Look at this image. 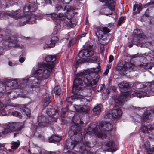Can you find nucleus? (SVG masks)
<instances>
[{
  "label": "nucleus",
  "mask_w": 154,
  "mask_h": 154,
  "mask_svg": "<svg viewBox=\"0 0 154 154\" xmlns=\"http://www.w3.org/2000/svg\"><path fill=\"white\" fill-rule=\"evenodd\" d=\"M104 88V87L103 85H102L100 87V92H102Z\"/></svg>",
  "instance_id": "obj_51"
},
{
  "label": "nucleus",
  "mask_w": 154,
  "mask_h": 154,
  "mask_svg": "<svg viewBox=\"0 0 154 154\" xmlns=\"http://www.w3.org/2000/svg\"><path fill=\"white\" fill-rule=\"evenodd\" d=\"M94 51L92 50L91 47L89 46L88 48L82 50L79 52L78 56L79 59H77L76 64L82 63L85 62L86 59L84 57H88L94 54Z\"/></svg>",
  "instance_id": "obj_7"
},
{
  "label": "nucleus",
  "mask_w": 154,
  "mask_h": 154,
  "mask_svg": "<svg viewBox=\"0 0 154 154\" xmlns=\"http://www.w3.org/2000/svg\"><path fill=\"white\" fill-rule=\"evenodd\" d=\"M144 145L145 147L146 152L147 154H152V151L150 148V144L149 142L146 140H143Z\"/></svg>",
  "instance_id": "obj_23"
},
{
  "label": "nucleus",
  "mask_w": 154,
  "mask_h": 154,
  "mask_svg": "<svg viewBox=\"0 0 154 154\" xmlns=\"http://www.w3.org/2000/svg\"><path fill=\"white\" fill-rule=\"evenodd\" d=\"M73 41H72V40H71L69 42V43L68 44V46L69 47H70L71 46V45H73Z\"/></svg>",
  "instance_id": "obj_45"
},
{
  "label": "nucleus",
  "mask_w": 154,
  "mask_h": 154,
  "mask_svg": "<svg viewBox=\"0 0 154 154\" xmlns=\"http://www.w3.org/2000/svg\"><path fill=\"white\" fill-rule=\"evenodd\" d=\"M134 37L133 38V42H136L138 41L142 37V34L139 30L137 29L134 30L133 33Z\"/></svg>",
  "instance_id": "obj_19"
},
{
  "label": "nucleus",
  "mask_w": 154,
  "mask_h": 154,
  "mask_svg": "<svg viewBox=\"0 0 154 154\" xmlns=\"http://www.w3.org/2000/svg\"><path fill=\"white\" fill-rule=\"evenodd\" d=\"M11 106L14 107H20L19 105L17 104H13Z\"/></svg>",
  "instance_id": "obj_49"
},
{
  "label": "nucleus",
  "mask_w": 154,
  "mask_h": 154,
  "mask_svg": "<svg viewBox=\"0 0 154 154\" xmlns=\"http://www.w3.org/2000/svg\"><path fill=\"white\" fill-rule=\"evenodd\" d=\"M51 17V19L53 20L54 24H56V26H55V28L54 29H55V30H56L57 29V26L58 24V14L55 13H53L50 14V15H49Z\"/></svg>",
  "instance_id": "obj_22"
},
{
  "label": "nucleus",
  "mask_w": 154,
  "mask_h": 154,
  "mask_svg": "<svg viewBox=\"0 0 154 154\" xmlns=\"http://www.w3.org/2000/svg\"><path fill=\"white\" fill-rule=\"evenodd\" d=\"M111 67V65H108L107 66L106 70L104 72L103 74L104 75H106L108 74L109 72V69Z\"/></svg>",
  "instance_id": "obj_34"
},
{
  "label": "nucleus",
  "mask_w": 154,
  "mask_h": 154,
  "mask_svg": "<svg viewBox=\"0 0 154 154\" xmlns=\"http://www.w3.org/2000/svg\"><path fill=\"white\" fill-rule=\"evenodd\" d=\"M96 36L99 38H102L106 33H108L109 30L107 27H97L94 30Z\"/></svg>",
  "instance_id": "obj_12"
},
{
  "label": "nucleus",
  "mask_w": 154,
  "mask_h": 154,
  "mask_svg": "<svg viewBox=\"0 0 154 154\" xmlns=\"http://www.w3.org/2000/svg\"><path fill=\"white\" fill-rule=\"evenodd\" d=\"M136 8H137L135 6V5H134V6L133 8V11H135L136 10Z\"/></svg>",
  "instance_id": "obj_57"
},
{
  "label": "nucleus",
  "mask_w": 154,
  "mask_h": 154,
  "mask_svg": "<svg viewBox=\"0 0 154 154\" xmlns=\"http://www.w3.org/2000/svg\"><path fill=\"white\" fill-rule=\"evenodd\" d=\"M110 111L112 117L113 118H116L120 117L122 114L121 110L118 108L114 109Z\"/></svg>",
  "instance_id": "obj_18"
},
{
  "label": "nucleus",
  "mask_w": 154,
  "mask_h": 154,
  "mask_svg": "<svg viewBox=\"0 0 154 154\" xmlns=\"http://www.w3.org/2000/svg\"><path fill=\"white\" fill-rule=\"evenodd\" d=\"M12 114L13 116L18 117L20 118H21L22 117L21 114L20 112L17 111L13 112Z\"/></svg>",
  "instance_id": "obj_32"
},
{
  "label": "nucleus",
  "mask_w": 154,
  "mask_h": 154,
  "mask_svg": "<svg viewBox=\"0 0 154 154\" xmlns=\"http://www.w3.org/2000/svg\"><path fill=\"white\" fill-rule=\"evenodd\" d=\"M49 15H50V14H47L44 15V17L47 20H50L51 19V17L50 16H49Z\"/></svg>",
  "instance_id": "obj_41"
},
{
  "label": "nucleus",
  "mask_w": 154,
  "mask_h": 154,
  "mask_svg": "<svg viewBox=\"0 0 154 154\" xmlns=\"http://www.w3.org/2000/svg\"><path fill=\"white\" fill-rule=\"evenodd\" d=\"M54 30V31L51 35V39H48L46 41V44L44 46V49L47 47L49 48L53 47L55 46V43L57 42L58 39V29Z\"/></svg>",
  "instance_id": "obj_9"
},
{
  "label": "nucleus",
  "mask_w": 154,
  "mask_h": 154,
  "mask_svg": "<svg viewBox=\"0 0 154 154\" xmlns=\"http://www.w3.org/2000/svg\"><path fill=\"white\" fill-rule=\"evenodd\" d=\"M118 86L121 88L120 91L121 92V95L117 99V101L120 105H122L123 102L126 100L129 96L130 97H136L141 98L147 95V92H143V91H142L133 92L130 94L128 90L129 85L127 82H122L119 83ZM147 96H148V95Z\"/></svg>",
  "instance_id": "obj_3"
},
{
  "label": "nucleus",
  "mask_w": 154,
  "mask_h": 154,
  "mask_svg": "<svg viewBox=\"0 0 154 154\" xmlns=\"http://www.w3.org/2000/svg\"><path fill=\"white\" fill-rule=\"evenodd\" d=\"M20 12L19 10L15 11H8L6 12H0V19L1 17L4 18H8V17H11L15 19L20 18L22 16L18 14Z\"/></svg>",
  "instance_id": "obj_10"
},
{
  "label": "nucleus",
  "mask_w": 154,
  "mask_h": 154,
  "mask_svg": "<svg viewBox=\"0 0 154 154\" xmlns=\"http://www.w3.org/2000/svg\"><path fill=\"white\" fill-rule=\"evenodd\" d=\"M132 45H133V44H128V46H129V47H130V48L132 47Z\"/></svg>",
  "instance_id": "obj_58"
},
{
  "label": "nucleus",
  "mask_w": 154,
  "mask_h": 154,
  "mask_svg": "<svg viewBox=\"0 0 154 154\" xmlns=\"http://www.w3.org/2000/svg\"><path fill=\"white\" fill-rule=\"evenodd\" d=\"M111 117H112L111 111H106L104 115V118L106 119H108Z\"/></svg>",
  "instance_id": "obj_31"
},
{
  "label": "nucleus",
  "mask_w": 154,
  "mask_h": 154,
  "mask_svg": "<svg viewBox=\"0 0 154 154\" xmlns=\"http://www.w3.org/2000/svg\"><path fill=\"white\" fill-rule=\"evenodd\" d=\"M150 54H151L153 56V58L154 59V50L150 52Z\"/></svg>",
  "instance_id": "obj_53"
},
{
  "label": "nucleus",
  "mask_w": 154,
  "mask_h": 154,
  "mask_svg": "<svg viewBox=\"0 0 154 154\" xmlns=\"http://www.w3.org/2000/svg\"><path fill=\"white\" fill-rule=\"evenodd\" d=\"M102 2H105L106 4L104 7L100 10L102 14L109 15V17L113 15L112 17L114 20L117 18V15L114 11L115 7V0H100Z\"/></svg>",
  "instance_id": "obj_5"
},
{
  "label": "nucleus",
  "mask_w": 154,
  "mask_h": 154,
  "mask_svg": "<svg viewBox=\"0 0 154 154\" xmlns=\"http://www.w3.org/2000/svg\"><path fill=\"white\" fill-rule=\"evenodd\" d=\"M58 136L56 135H52L49 139V141L50 143H58Z\"/></svg>",
  "instance_id": "obj_26"
},
{
  "label": "nucleus",
  "mask_w": 154,
  "mask_h": 154,
  "mask_svg": "<svg viewBox=\"0 0 154 154\" xmlns=\"http://www.w3.org/2000/svg\"><path fill=\"white\" fill-rule=\"evenodd\" d=\"M7 106L6 105L4 104L0 100V116H2L4 115V114H2L3 113H5L6 110L5 108Z\"/></svg>",
  "instance_id": "obj_25"
},
{
  "label": "nucleus",
  "mask_w": 154,
  "mask_h": 154,
  "mask_svg": "<svg viewBox=\"0 0 154 154\" xmlns=\"http://www.w3.org/2000/svg\"><path fill=\"white\" fill-rule=\"evenodd\" d=\"M112 128V125L110 123L103 122H101L99 126H97L93 131L98 137L103 139L106 137V133L111 131Z\"/></svg>",
  "instance_id": "obj_6"
},
{
  "label": "nucleus",
  "mask_w": 154,
  "mask_h": 154,
  "mask_svg": "<svg viewBox=\"0 0 154 154\" xmlns=\"http://www.w3.org/2000/svg\"><path fill=\"white\" fill-rule=\"evenodd\" d=\"M78 142L75 141H72L71 143V146H72V147L70 148L69 147L70 149H73L75 146H76L78 143Z\"/></svg>",
  "instance_id": "obj_35"
},
{
  "label": "nucleus",
  "mask_w": 154,
  "mask_h": 154,
  "mask_svg": "<svg viewBox=\"0 0 154 154\" xmlns=\"http://www.w3.org/2000/svg\"><path fill=\"white\" fill-rule=\"evenodd\" d=\"M144 63L143 62H141L140 61H137V62L134 64V65L136 66H142L144 65Z\"/></svg>",
  "instance_id": "obj_38"
},
{
  "label": "nucleus",
  "mask_w": 154,
  "mask_h": 154,
  "mask_svg": "<svg viewBox=\"0 0 154 154\" xmlns=\"http://www.w3.org/2000/svg\"><path fill=\"white\" fill-rule=\"evenodd\" d=\"M134 85L136 87V88L137 89H140L143 88L147 87L149 88L148 90L146 91V92H145L141 90V91H143V92H147V95H148V96L146 95V96L149 97L151 95H153L152 93V88L154 87V81H153L151 82H144L143 83H142L140 82H136L134 84ZM145 96L143 97H144Z\"/></svg>",
  "instance_id": "obj_8"
},
{
  "label": "nucleus",
  "mask_w": 154,
  "mask_h": 154,
  "mask_svg": "<svg viewBox=\"0 0 154 154\" xmlns=\"http://www.w3.org/2000/svg\"><path fill=\"white\" fill-rule=\"evenodd\" d=\"M61 137L58 136V141L61 140Z\"/></svg>",
  "instance_id": "obj_59"
},
{
  "label": "nucleus",
  "mask_w": 154,
  "mask_h": 154,
  "mask_svg": "<svg viewBox=\"0 0 154 154\" xmlns=\"http://www.w3.org/2000/svg\"><path fill=\"white\" fill-rule=\"evenodd\" d=\"M100 107L99 106H95L93 109V111L95 114H98L100 113Z\"/></svg>",
  "instance_id": "obj_30"
},
{
  "label": "nucleus",
  "mask_w": 154,
  "mask_h": 154,
  "mask_svg": "<svg viewBox=\"0 0 154 154\" xmlns=\"http://www.w3.org/2000/svg\"><path fill=\"white\" fill-rule=\"evenodd\" d=\"M45 60L48 63L39 64L38 69L33 72L34 76L21 80L15 79L13 81L7 80L5 81L6 85L12 88H22L25 87L28 82L30 80L32 82L31 83L33 85L31 87H36L37 86L35 85L39 83L41 80L48 78L54 66L56 59L54 56L49 55L46 57Z\"/></svg>",
  "instance_id": "obj_1"
},
{
  "label": "nucleus",
  "mask_w": 154,
  "mask_h": 154,
  "mask_svg": "<svg viewBox=\"0 0 154 154\" xmlns=\"http://www.w3.org/2000/svg\"><path fill=\"white\" fill-rule=\"evenodd\" d=\"M140 58L141 59V60H143L144 59V58L143 57H140Z\"/></svg>",
  "instance_id": "obj_61"
},
{
  "label": "nucleus",
  "mask_w": 154,
  "mask_h": 154,
  "mask_svg": "<svg viewBox=\"0 0 154 154\" xmlns=\"http://www.w3.org/2000/svg\"><path fill=\"white\" fill-rule=\"evenodd\" d=\"M74 107L75 110L79 112H87L89 110V106L87 105L80 106L75 105Z\"/></svg>",
  "instance_id": "obj_20"
},
{
  "label": "nucleus",
  "mask_w": 154,
  "mask_h": 154,
  "mask_svg": "<svg viewBox=\"0 0 154 154\" xmlns=\"http://www.w3.org/2000/svg\"><path fill=\"white\" fill-rule=\"evenodd\" d=\"M114 59L113 56L112 55H110L109 57V62H112Z\"/></svg>",
  "instance_id": "obj_46"
},
{
  "label": "nucleus",
  "mask_w": 154,
  "mask_h": 154,
  "mask_svg": "<svg viewBox=\"0 0 154 154\" xmlns=\"http://www.w3.org/2000/svg\"><path fill=\"white\" fill-rule=\"evenodd\" d=\"M152 150V152H154V147L152 148V149H151Z\"/></svg>",
  "instance_id": "obj_62"
},
{
  "label": "nucleus",
  "mask_w": 154,
  "mask_h": 154,
  "mask_svg": "<svg viewBox=\"0 0 154 154\" xmlns=\"http://www.w3.org/2000/svg\"><path fill=\"white\" fill-rule=\"evenodd\" d=\"M0 154H4V153L3 152H2V151H0Z\"/></svg>",
  "instance_id": "obj_64"
},
{
  "label": "nucleus",
  "mask_w": 154,
  "mask_h": 154,
  "mask_svg": "<svg viewBox=\"0 0 154 154\" xmlns=\"http://www.w3.org/2000/svg\"><path fill=\"white\" fill-rule=\"evenodd\" d=\"M124 20V17H120L119 21V24H121V23H122Z\"/></svg>",
  "instance_id": "obj_42"
},
{
  "label": "nucleus",
  "mask_w": 154,
  "mask_h": 154,
  "mask_svg": "<svg viewBox=\"0 0 154 154\" xmlns=\"http://www.w3.org/2000/svg\"><path fill=\"white\" fill-rule=\"evenodd\" d=\"M153 128L152 125H143L141 128V130L144 133H148L153 130Z\"/></svg>",
  "instance_id": "obj_21"
},
{
  "label": "nucleus",
  "mask_w": 154,
  "mask_h": 154,
  "mask_svg": "<svg viewBox=\"0 0 154 154\" xmlns=\"http://www.w3.org/2000/svg\"><path fill=\"white\" fill-rule=\"evenodd\" d=\"M100 69L99 67H97L95 68H93V72H100Z\"/></svg>",
  "instance_id": "obj_40"
},
{
  "label": "nucleus",
  "mask_w": 154,
  "mask_h": 154,
  "mask_svg": "<svg viewBox=\"0 0 154 154\" xmlns=\"http://www.w3.org/2000/svg\"><path fill=\"white\" fill-rule=\"evenodd\" d=\"M89 146L90 145L88 142H85V143H83L82 146L80 147L79 150H77L75 149V150L80 152L82 154H89V152L86 150V147Z\"/></svg>",
  "instance_id": "obj_17"
},
{
  "label": "nucleus",
  "mask_w": 154,
  "mask_h": 154,
  "mask_svg": "<svg viewBox=\"0 0 154 154\" xmlns=\"http://www.w3.org/2000/svg\"><path fill=\"white\" fill-rule=\"evenodd\" d=\"M105 144L107 146L110 148H112L113 147V146L115 145L114 142H113L112 140H109L106 142H105Z\"/></svg>",
  "instance_id": "obj_29"
},
{
  "label": "nucleus",
  "mask_w": 154,
  "mask_h": 154,
  "mask_svg": "<svg viewBox=\"0 0 154 154\" xmlns=\"http://www.w3.org/2000/svg\"><path fill=\"white\" fill-rule=\"evenodd\" d=\"M66 24L68 26L70 27H74L75 25V23H72V21L70 20H69L67 22Z\"/></svg>",
  "instance_id": "obj_36"
},
{
  "label": "nucleus",
  "mask_w": 154,
  "mask_h": 154,
  "mask_svg": "<svg viewBox=\"0 0 154 154\" xmlns=\"http://www.w3.org/2000/svg\"><path fill=\"white\" fill-rule=\"evenodd\" d=\"M21 111L23 112V115H26L27 116H30L31 111L30 109L25 106H23L20 108Z\"/></svg>",
  "instance_id": "obj_24"
},
{
  "label": "nucleus",
  "mask_w": 154,
  "mask_h": 154,
  "mask_svg": "<svg viewBox=\"0 0 154 154\" xmlns=\"http://www.w3.org/2000/svg\"><path fill=\"white\" fill-rule=\"evenodd\" d=\"M85 34H83L81 35V37H84L85 36Z\"/></svg>",
  "instance_id": "obj_56"
},
{
  "label": "nucleus",
  "mask_w": 154,
  "mask_h": 154,
  "mask_svg": "<svg viewBox=\"0 0 154 154\" xmlns=\"http://www.w3.org/2000/svg\"><path fill=\"white\" fill-rule=\"evenodd\" d=\"M37 9V6L35 3H31L28 6H25L23 8V12L26 14L27 13L29 14V12H33L35 11Z\"/></svg>",
  "instance_id": "obj_13"
},
{
  "label": "nucleus",
  "mask_w": 154,
  "mask_h": 154,
  "mask_svg": "<svg viewBox=\"0 0 154 154\" xmlns=\"http://www.w3.org/2000/svg\"><path fill=\"white\" fill-rule=\"evenodd\" d=\"M53 92H54L55 94L57 95L58 94V88L57 86H56L54 88Z\"/></svg>",
  "instance_id": "obj_43"
},
{
  "label": "nucleus",
  "mask_w": 154,
  "mask_h": 154,
  "mask_svg": "<svg viewBox=\"0 0 154 154\" xmlns=\"http://www.w3.org/2000/svg\"><path fill=\"white\" fill-rule=\"evenodd\" d=\"M46 112L50 119H49L45 116L41 117V120L38 121V125L40 127H44L49 124H51V122H57V115L56 113L58 112V111L55 109L54 106H49Z\"/></svg>",
  "instance_id": "obj_4"
},
{
  "label": "nucleus",
  "mask_w": 154,
  "mask_h": 154,
  "mask_svg": "<svg viewBox=\"0 0 154 154\" xmlns=\"http://www.w3.org/2000/svg\"><path fill=\"white\" fill-rule=\"evenodd\" d=\"M48 154H55V153L54 152H48Z\"/></svg>",
  "instance_id": "obj_55"
},
{
  "label": "nucleus",
  "mask_w": 154,
  "mask_h": 154,
  "mask_svg": "<svg viewBox=\"0 0 154 154\" xmlns=\"http://www.w3.org/2000/svg\"><path fill=\"white\" fill-rule=\"evenodd\" d=\"M20 143L19 141L14 142L12 141L11 143V148L14 150H15L20 145Z\"/></svg>",
  "instance_id": "obj_28"
},
{
  "label": "nucleus",
  "mask_w": 154,
  "mask_h": 154,
  "mask_svg": "<svg viewBox=\"0 0 154 154\" xmlns=\"http://www.w3.org/2000/svg\"><path fill=\"white\" fill-rule=\"evenodd\" d=\"M4 40L6 41L5 42H9V44H7L8 48L11 47L14 48L19 47L22 48L23 46L22 45H20L18 43L17 41L16 38H14L13 37L7 36L6 37Z\"/></svg>",
  "instance_id": "obj_11"
},
{
  "label": "nucleus",
  "mask_w": 154,
  "mask_h": 154,
  "mask_svg": "<svg viewBox=\"0 0 154 154\" xmlns=\"http://www.w3.org/2000/svg\"><path fill=\"white\" fill-rule=\"evenodd\" d=\"M17 0H6V1L10 4L11 5H12L15 4V3H16V1Z\"/></svg>",
  "instance_id": "obj_39"
},
{
  "label": "nucleus",
  "mask_w": 154,
  "mask_h": 154,
  "mask_svg": "<svg viewBox=\"0 0 154 154\" xmlns=\"http://www.w3.org/2000/svg\"><path fill=\"white\" fill-rule=\"evenodd\" d=\"M137 57V54H136L133 55L131 56V57L132 58H135Z\"/></svg>",
  "instance_id": "obj_52"
},
{
  "label": "nucleus",
  "mask_w": 154,
  "mask_h": 154,
  "mask_svg": "<svg viewBox=\"0 0 154 154\" xmlns=\"http://www.w3.org/2000/svg\"><path fill=\"white\" fill-rule=\"evenodd\" d=\"M43 103H44V106H46L48 105L50 103V97L48 95H46L45 99L43 100Z\"/></svg>",
  "instance_id": "obj_27"
},
{
  "label": "nucleus",
  "mask_w": 154,
  "mask_h": 154,
  "mask_svg": "<svg viewBox=\"0 0 154 154\" xmlns=\"http://www.w3.org/2000/svg\"><path fill=\"white\" fill-rule=\"evenodd\" d=\"M15 124L13 123H9L6 125L4 127V131H2L3 134H5L15 131Z\"/></svg>",
  "instance_id": "obj_14"
},
{
  "label": "nucleus",
  "mask_w": 154,
  "mask_h": 154,
  "mask_svg": "<svg viewBox=\"0 0 154 154\" xmlns=\"http://www.w3.org/2000/svg\"><path fill=\"white\" fill-rule=\"evenodd\" d=\"M69 146V145H66V146H65V148L64 149V150L65 151L66 150V149H68V147Z\"/></svg>",
  "instance_id": "obj_54"
},
{
  "label": "nucleus",
  "mask_w": 154,
  "mask_h": 154,
  "mask_svg": "<svg viewBox=\"0 0 154 154\" xmlns=\"http://www.w3.org/2000/svg\"><path fill=\"white\" fill-rule=\"evenodd\" d=\"M100 77L96 73L87 74L86 71L79 72L74 81L72 92L80 98L84 99V97H90L91 91L90 89L85 88L83 82L89 86L95 88Z\"/></svg>",
  "instance_id": "obj_2"
},
{
  "label": "nucleus",
  "mask_w": 154,
  "mask_h": 154,
  "mask_svg": "<svg viewBox=\"0 0 154 154\" xmlns=\"http://www.w3.org/2000/svg\"><path fill=\"white\" fill-rule=\"evenodd\" d=\"M86 100L88 102H90V100H89L87 99H86Z\"/></svg>",
  "instance_id": "obj_63"
},
{
  "label": "nucleus",
  "mask_w": 154,
  "mask_h": 154,
  "mask_svg": "<svg viewBox=\"0 0 154 154\" xmlns=\"http://www.w3.org/2000/svg\"><path fill=\"white\" fill-rule=\"evenodd\" d=\"M25 60V58L24 57H21L19 59V61L21 63L23 62Z\"/></svg>",
  "instance_id": "obj_47"
},
{
  "label": "nucleus",
  "mask_w": 154,
  "mask_h": 154,
  "mask_svg": "<svg viewBox=\"0 0 154 154\" xmlns=\"http://www.w3.org/2000/svg\"><path fill=\"white\" fill-rule=\"evenodd\" d=\"M149 137L150 139L154 140V134H151L149 135Z\"/></svg>",
  "instance_id": "obj_44"
},
{
  "label": "nucleus",
  "mask_w": 154,
  "mask_h": 154,
  "mask_svg": "<svg viewBox=\"0 0 154 154\" xmlns=\"http://www.w3.org/2000/svg\"><path fill=\"white\" fill-rule=\"evenodd\" d=\"M100 47L101 49L102 48V50H103V45H101L100 46Z\"/></svg>",
  "instance_id": "obj_60"
},
{
  "label": "nucleus",
  "mask_w": 154,
  "mask_h": 154,
  "mask_svg": "<svg viewBox=\"0 0 154 154\" xmlns=\"http://www.w3.org/2000/svg\"><path fill=\"white\" fill-rule=\"evenodd\" d=\"M4 48H5V47L3 48V47H0V55L2 54V51L3 50V49Z\"/></svg>",
  "instance_id": "obj_50"
},
{
  "label": "nucleus",
  "mask_w": 154,
  "mask_h": 154,
  "mask_svg": "<svg viewBox=\"0 0 154 154\" xmlns=\"http://www.w3.org/2000/svg\"><path fill=\"white\" fill-rule=\"evenodd\" d=\"M43 18L42 15L35 16L33 14H31L30 18L26 21L27 23L28 24H33L36 23V19H42Z\"/></svg>",
  "instance_id": "obj_16"
},
{
  "label": "nucleus",
  "mask_w": 154,
  "mask_h": 154,
  "mask_svg": "<svg viewBox=\"0 0 154 154\" xmlns=\"http://www.w3.org/2000/svg\"><path fill=\"white\" fill-rule=\"evenodd\" d=\"M98 58L97 57H94L90 58V61L92 63H95L97 62L98 60Z\"/></svg>",
  "instance_id": "obj_37"
},
{
  "label": "nucleus",
  "mask_w": 154,
  "mask_h": 154,
  "mask_svg": "<svg viewBox=\"0 0 154 154\" xmlns=\"http://www.w3.org/2000/svg\"><path fill=\"white\" fill-rule=\"evenodd\" d=\"M132 66V64L130 62H128L126 63L125 64L123 65L122 66H118L116 69L119 71L122 72L124 74H125V72H124L128 69L131 68Z\"/></svg>",
  "instance_id": "obj_15"
},
{
  "label": "nucleus",
  "mask_w": 154,
  "mask_h": 154,
  "mask_svg": "<svg viewBox=\"0 0 154 154\" xmlns=\"http://www.w3.org/2000/svg\"><path fill=\"white\" fill-rule=\"evenodd\" d=\"M135 6L137 8V10L139 13L142 9V4L141 3H139L138 4L135 5Z\"/></svg>",
  "instance_id": "obj_33"
},
{
  "label": "nucleus",
  "mask_w": 154,
  "mask_h": 154,
  "mask_svg": "<svg viewBox=\"0 0 154 154\" xmlns=\"http://www.w3.org/2000/svg\"><path fill=\"white\" fill-rule=\"evenodd\" d=\"M8 64L10 66H13L16 65L15 63H12L10 61L8 62Z\"/></svg>",
  "instance_id": "obj_48"
}]
</instances>
